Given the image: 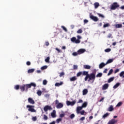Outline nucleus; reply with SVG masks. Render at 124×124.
Masks as SVG:
<instances>
[{
  "instance_id": "nucleus-50",
  "label": "nucleus",
  "mask_w": 124,
  "mask_h": 124,
  "mask_svg": "<svg viewBox=\"0 0 124 124\" xmlns=\"http://www.w3.org/2000/svg\"><path fill=\"white\" fill-rule=\"evenodd\" d=\"M74 42L76 44H79L80 43V40H79V39H77V40H75Z\"/></svg>"
},
{
  "instance_id": "nucleus-9",
  "label": "nucleus",
  "mask_w": 124,
  "mask_h": 124,
  "mask_svg": "<svg viewBox=\"0 0 124 124\" xmlns=\"http://www.w3.org/2000/svg\"><path fill=\"white\" fill-rule=\"evenodd\" d=\"M28 102H29V103L32 105H34L35 104L34 100H33V99L31 97H29V99H28Z\"/></svg>"
},
{
  "instance_id": "nucleus-31",
  "label": "nucleus",
  "mask_w": 124,
  "mask_h": 124,
  "mask_svg": "<svg viewBox=\"0 0 124 124\" xmlns=\"http://www.w3.org/2000/svg\"><path fill=\"white\" fill-rule=\"evenodd\" d=\"M62 118H58L56 120V123L57 124H59L60 122H62Z\"/></svg>"
},
{
  "instance_id": "nucleus-21",
  "label": "nucleus",
  "mask_w": 124,
  "mask_h": 124,
  "mask_svg": "<svg viewBox=\"0 0 124 124\" xmlns=\"http://www.w3.org/2000/svg\"><path fill=\"white\" fill-rule=\"evenodd\" d=\"M114 77L110 78L108 79V83H111L112 81H114Z\"/></svg>"
},
{
  "instance_id": "nucleus-3",
  "label": "nucleus",
  "mask_w": 124,
  "mask_h": 124,
  "mask_svg": "<svg viewBox=\"0 0 124 124\" xmlns=\"http://www.w3.org/2000/svg\"><path fill=\"white\" fill-rule=\"evenodd\" d=\"M34 108H35L34 106H31L29 105H28L27 106H26V108H29V109H28V110L31 112H36V110H35Z\"/></svg>"
},
{
  "instance_id": "nucleus-37",
  "label": "nucleus",
  "mask_w": 124,
  "mask_h": 124,
  "mask_svg": "<svg viewBox=\"0 0 124 124\" xmlns=\"http://www.w3.org/2000/svg\"><path fill=\"white\" fill-rule=\"evenodd\" d=\"M33 72H34V69H31L28 70V73H32Z\"/></svg>"
},
{
  "instance_id": "nucleus-6",
  "label": "nucleus",
  "mask_w": 124,
  "mask_h": 124,
  "mask_svg": "<svg viewBox=\"0 0 124 124\" xmlns=\"http://www.w3.org/2000/svg\"><path fill=\"white\" fill-rule=\"evenodd\" d=\"M89 17L91 19H92V20L94 22H97L99 20V18H98L97 17L93 16V15H90Z\"/></svg>"
},
{
  "instance_id": "nucleus-1",
  "label": "nucleus",
  "mask_w": 124,
  "mask_h": 124,
  "mask_svg": "<svg viewBox=\"0 0 124 124\" xmlns=\"http://www.w3.org/2000/svg\"><path fill=\"white\" fill-rule=\"evenodd\" d=\"M96 73V69L93 70V73L89 74L88 71H83L82 72V76H85V78H84V81L88 82H91V84H93V83L95 81V75Z\"/></svg>"
},
{
  "instance_id": "nucleus-12",
  "label": "nucleus",
  "mask_w": 124,
  "mask_h": 124,
  "mask_svg": "<svg viewBox=\"0 0 124 124\" xmlns=\"http://www.w3.org/2000/svg\"><path fill=\"white\" fill-rule=\"evenodd\" d=\"M108 84H105L104 85H103L102 87V90H106L108 89Z\"/></svg>"
},
{
  "instance_id": "nucleus-15",
  "label": "nucleus",
  "mask_w": 124,
  "mask_h": 124,
  "mask_svg": "<svg viewBox=\"0 0 124 124\" xmlns=\"http://www.w3.org/2000/svg\"><path fill=\"white\" fill-rule=\"evenodd\" d=\"M51 116H52V118H55L56 117V110H53L52 113H51Z\"/></svg>"
},
{
  "instance_id": "nucleus-32",
  "label": "nucleus",
  "mask_w": 124,
  "mask_h": 124,
  "mask_svg": "<svg viewBox=\"0 0 124 124\" xmlns=\"http://www.w3.org/2000/svg\"><path fill=\"white\" fill-rule=\"evenodd\" d=\"M20 86L19 85H16L14 87V89L16 90H18L20 89Z\"/></svg>"
},
{
  "instance_id": "nucleus-39",
  "label": "nucleus",
  "mask_w": 124,
  "mask_h": 124,
  "mask_svg": "<svg viewBox=\"0 0 124 124\" xmlns=\"http://www.w3.org/2000/svg\"><path fill=\"white\" fill-rule=\"evenodd\" d=\"M81 75H82V72H78V74H77V77H80V76Z\"/></svg>"
},
{
  "instance_id": "nucleus-20",
  "label": "nucleus",
  "mask_w": 124,
  "mask_h": 124,
  "mask_svg": "<svg viewBox=\"0 0 124 124\" xmlns=\"http://www.w3.org/2000/svg\"><path fill=\"white\" fill-rule=\"evenodd\" d=\"M88 93V90H87V89H84L82 91V94L83 95H85L86 94H87Z\"/></svg>"
},
{
  "instance_id": "nucleus-19",
  "label": "nucleus",
  "mask_w": 124,
  "mask_h": 124,
  "mask_svg": "<svg viewBox=\"0 0 124 124\" xmlns=\"http://www.w3.org/2000/svg\"><path fill=\"white\" fill-rule=\"evenodd\" d=\"M103 74L102 73H99V74H97L96 76L95 75V78H101L102 77Z\"/></svg>"
},
{
  "instance_id": "nucleus-13",
  "label": "nucleus",
  "mask_w": 124,
  "mask_h": 124,
  "mask_svg": "<svg viewBox=\"0 0 124 124\" xmlns=\"http://www.w3.org/2000/svg\"><path fill=\"white\" fill-rule=\"evenodd\" d=\"M107 64H108L104 63V62H102V63H100V64H99V69L103 68V67H104V66H105L106 65H107Z\"/></svg>"
},
{
  "instance_id": "nucleus-23",
  "label": "nucleus",
  "mask_w": 124,
  "mask_h": 124,
  "mask_svg": "<svg viewBox=\"0 0 124 124\" xmlns=\"http://www.w3.org/2000/svg\"><path fill=\"white\" fill-rule=\"evenodd\" d=\"M93 5H94L95 9H97L99 6V3L98 2H95L94 4H93Z\"/></svg>"
},
{
  "instance_id": "nucleus-57",
  "label": "nucleus",
  "mask_w": 124,
  "mask_h": 124,
  "mask_svg": "<svg viewBox=\"0 0 124 124\" xmlns=\"http://www.w3.org/2000/svg\"><path fill=\"white\" fill-rule=\"evenodd\" d=\"M108 38H113V37H112V34L111 33H109L108 35Z\"/></svg>"
},
{
  "instance_id": "nucleus-8",
  "label": "nucleus",
  "mask_w": 124,
  "mask_h": 124,
  "mask_svg": "<svg viewBox=\"0 0 124 124\" xmlns=\"http://www.w3.org/2000/svg\"><path fill=\"white\" fill-rule=\"evenodd\" d=\"M118 122V120H116L114 119H112L108 123V124H115Z\"/></svg>"
},
{
  "instance_id": "nucleus-25",
  "label": "nucleus",
  "mask_w": 124,
  "mask_h": 124,
  "mask_svg": "<svg viewBox=\"0 0 124 124\" xmlns=\"http://www.w3.org/2000/svg\"><path fill=\"white\" fill-rule=\"evenodd\" d=\"M87 106V102H85L83 103L82 105L81 106V107H83L84 108H85Z\"/></svg>"
},
{
  "instance_id": "nucleus-29",
  "label": "nucleus",
  "mask_w": 124,
  "mask_h": 124,
  "mask_svg": "<svg viewBox=\"0 0 124 124\" xmlns=\"http://www.w3.org/2000/svg\"><path fill=\"white\" fill-rule=\"evenodd\" d=\"M108 27H110L109 23H106L104 25V26H103V28H108Z\"/></svg>"
},
{
  "instance_id": "nucleus-48",
  "label": "nucleus",
  "mask_w": 124,
  "mask_h": 124,
  "mask_svg": "<svg viewBox=\"0 0 124 124\" xmlns=\"http://www.w3.org/2000/svg\"><path fill=\"white\" fill-rule=\"evenodd\" d=\"M110 51H111V48H107V49H105L106 53H109Z\"/></svg>"
},
{
  "instance_id": "nucleus-28",
  "label": "nucleus",
  "mask_w": 124,
  "mask_h": 124,
  "mask_svg": "<svg viewBox=\"0 0 124 124\" xmlns=\"http://www.w3.org/2000/svg\"><path fill=\"white\" fill-rule=\"evenodd\" d=\"M50 57H47V58L45 59V62H46V63H49L50 62Z\"/></svg>"
},
{
  "instance_id": "nucleus-43",
  "label": "nucleus",
  "mask_w": 124,
  "mask_h": 124,
  "mask_svg": "<svg viewBox=\"0 0 124 124\" xmlns=\"http://www.w3.org/2000/svg\"><path fill=\"white\" fill-rule=\"evenodd\" d=\"M65 115V114H64V113H62L60 114L59 117L60 118H62L64 117V116Z\"/></svg>"
},
{
  "instance_id": "nucleus-11",
  "label": "nucleus",
  "mask_w": 124,
  "mask_h": 124,
  "mask_svg": "<svg viewBox=\"0 0 124 124\" xmlns=\"http://www.w3.org/2000/svg\"><path fill=\"white\" fill-rule=\"evenodd\" d=\"M85 51H86L85 49H80L78 50V52H77V53L81 54L85 53Z\"/></svg>"
},
{
  "instance_id": "nucleus-56",
  "label": "nucleus",
  "mask_w": 124,
  "mask_h": 124,
  "mask_svg": "<svg viewBox=\"0 0 124 124\" xmlns=\"http://www.w3.org/2000/svg\"><path fill=\"white\" fill-rule=\"evenodd\" d=\"M85 120V117H82L81 118H80L79 121H83Z\"/></svg>"
},
{
  "instance_id": "nucleus-18",
  "label": "nucleus",
  "mask_w": 124,
  "mask_h": 124,
  "mask_svg": "<svg viewBox=\"0 0 124 124\" xmlns=\"http://www.w3.org/2000/svg\"><path fill=\"white\" fill-rule=\"evenodd\" d=\"M83 67L84 69H90L91 68V66L89 65H84Z\"/></svg>"
},
{
  "instance_id": "nucleus-36",
  "label": "nucleus",
  "mask_w": 124,
  "mask_h": 124,
  "mask_svg": "<svg viewBox=\"0 0 124 124\" xmlns=\"http://www.w3.org/2000/svg\"><path fill=\"white\" fill-rule=\"evenodd\" d=\"M97 15L99 16V17H101L103 19H104L105 17L104 16L101 14L98 13Z\"/></svg>"
},
{
  "instance_id": "nucleus-60",
  "label": "nucleus",
  "mask_w": 124,
  "mask_h": 124,
  "mask_svg": "<svg viewBox=\"0 0 124 124\" xmlns=\"http://www.w3.org/2000/svg\"><path fill=\"white\" fill-rule=\"evenodd\" d=\"M83 103V101H82V100H81V99L78 100V104H80V103Z\"/></svg>"
},
{
  "instance_id": "nucleus-58",
  "label": "nucleus",
  "mask_w": 124,
  "mask_h": 124,
  "mask_svg": "<svg viewBox=\"0 0 124 124\" xmlns=\"http://www.w3.org/2000/svg\"><path fill=\"white\" fill-rule=\"evenodd\" d=\"M26 65H27L28 66H30L31 65V62L29 61H28L27 62H26Z\"/></svg>"
},
{
  "instance_id": "nucleus-35",
  "label": "nucleus",
  "mask_w": 124,
  "mask_h": 124,
  "mask_svg": "<svg viewBox=\"0 0 124 124\" xmlns=\"http://www.w3.org/2000/svg\"><path fill=\"white\" fill-rule=\"evenodd\" d=\"M48 119V117H47V115L45 114L43 115V120L45 121H47Z\"/></svg>"
},
{
  "instance_id": "nucleus-10",
  "label": "nucleus",
  "mask_w": 124,
  "mask_h": 124,
  "mask_svg": "<svg viewBox=\"0 0 124 124\" xmlns=\"http://www.w3.org/2000/svg\"><path fill=\"white\" fill-rule=\"evenodd\" d=\"M56 108L58 109H61V108H62L63 107V104L62 103H60L59 104H56Z\"/></svg>"
},
{
  "instance_id": "nucleus-16",
  "label": "nucleus",
  "mask_w": 124,
  "mask_h": 124,
  "mask_svg": "<svg viewBox=\"0 0 124 124\" xmlns=\"http://www.w3.org/2000/svg\"><path fill=\"white\" fill-rule=\"evenodd\" d=\"M108 111L109 112H111L112 111L114 110V108L113 107V106L111 105L110 107H109L108 108Z\"/></svg>"
},
{
  "instance_id": "nucleus-62",
  "label": "nucleus",
  "mask_w": 124,
  "mask_h": 124,
  "mask_svg": "<svg viewBox=\"0 0 124 124\" xmlns=\"http://www.w3.org/2000/svg\"><path fill=\"white\" fill-rule=\"evenodd\" d=\"M49 96H50V95L48 94H45V97H49Z\"/></svg>"
},
{
  "instance_id": "nucleus-26",
  "label": "nucleus",
  "mask_w": 124,
  "mask_h": 124,
  "mask_svg": "<svg viewBox=\"0 0 124 124\" xmlns=\"http://www.w3.org/2000/svg\"><path fill=\"white\" fill-rule=\"evenodd\" d=\"M120 85V83H116L114 86H113V89H116Z\"/></svg>"
},
{
  "instance_id": "nucleus-42",
  "label": "nucleus",
  "mask_w": 124,
  "mask_h": 124,
  "mask_svg": "<svg viewBox=\"0 0 124 124\" xmlns=\"http://www.w3.org/2000/svg\"><path fill=\"white\" fill-rule=\"evenodd\" d=\"M120 77L124 78V71L121 72V73H120L119 75Z\"/></svg>"
},
{
  "instance_id": "nucleus-5",
  "label": "nucleus",
  "mask_w": 124,
  "mask_h": 124,
  "mask_svg": "<svg viewBox=\"0 0 124 124\" xmlns=\"http://www.w3.org/2000/svg\"><path fill=\"white\" fill-rule=\"evenodd\" d=\"M76 103H77L76 99H75V100H74L72 102H70L69 101H67V102H66L67 106H73Z\"/></svg>"
},
{
  "instance_id": "nucleus-45",
  "label": "nucleus",
  "mask_w": 124,
  "mask_h": 124,
  "mask_svg": "<svg viewBox=\"0 0 124 124\" xmlns=\"http://www.w3.org/2000/svg\"><path fill=\"white\" fill-rule=\"evenodd\" d=\"M122 102H120L119 103H118L117 104V105H116V107H120L121 106H122Z\"/></svg>"
},
{
  "instance_id": "nucleus-64",
  "label": "nucleus",
  "mask_w": 124,
  "mask_h": 124,
  "mask_svg": "<svg viewBox=\"0 0 124 124\" xmlns=\"http://www.w3.org/2000/svg\"><path fill=\"white\" fill-rule=\"evenodd\" d=\"M56 124V122L55 121H52L51 123H49V124Z\"/></svg>"
},
{
  "instance_id": "nucleus-41",
  "label": "nucleus",
  "mask_w": 124,
  "mask_h": 124,
  "mask_svg": "<svg viewBox=\"0 0 124 124\" xmlns=\"http://www.w3.org/2000/svg\"><path fill=\"white\" fill-rule=\"evenodd\" d=\"M47 68V66L45 65V66H42V67L41 68V69L42 70H45V69H46Z\"/></svg>"
},
{
  "instance_id": "nucleus-27",
  "label": "nucleus",
  "mask_w": 124,
  "mask_h": 124,
  "mask_svg": "<svg viewBox=\"0 0 124 124\" xmlns=\"http://www.w3.org/2000/svg\"><path fill=\"white\" fill-rule=\"evenodd\" d=\"M109 115V113H106L105 114L103 115V119H105V118L108 117Z\"/></svg>"
},
{
  "instance_id": "nucleus-38",
  "label": "nucleus",
  "mask_w": 124,
  "mask_h": 124,
  "mask_svg": "<svg viewBox=\"0 0 124 124\" xmlns=\"http://www.w3.org/2000/svg\"><path fill=\"white\" fill-rule=\"evenodd\" d=\"M85 110H82L81 111H79V112H78V114L80 113V114H81V115H84V114H85Z\"/></svg>"
},
{
  "instance_id": "nucleus-54",
  "label": "nucleus",
  "mask_w": 124,
  "mask_h": 124,
  "mask_svg": "<svg viewBox=\"0 0 124 124\" xmlns=\"http://www.w3.org/2000/svg\"><path fill=\"white\" fill-rule=\"evenodd\" d=\"M62 29L63 30H64V31H65L66 32L67 31V29H66L65 27H64V26H62Z\"/></svg>"
},
{
  "instance_id": "nucleus-52",
  "label": "nucleus",
  "mask_w": 124,
  "mask_h": 124,
  "mask_svg": "<svg viewBox=\"0 0 124 124\" xmlns=\"http://www.w3.org/2000/svg\"><path fill=\"white\" fill-rule=\"evenodd\" d=\"M47 81L46 79L43 80V85H46L47 84Z\"/></svg>"
},
{
  "instance_id": "nucleus-14",
  "label": "nucleus",
  "mask_w": 124,
  "mask_h": 124,
  "mask_svg": "<svg viewBox=\"0 0 124 124\" xmlns=\"http://www.w3.org/2000/svg\"><path fill=\"white\" fill-rule=\"evenodd\" d=\"M82 108H83L82 107H78L77 108V113L78 114H79V111L82 109Z\"/></svg>"
},
{
  "instance_id": "nucleus-22",
  "label": "nucleus",
  "mask_w": 124,
  "mask_h": 124,
  "mask_svg": "<svg viewBox=\"0 0 124 124\" xmlns=\"http://www.w3.org/2000/svg\"><path fill=\"white\" fill-rule=\"evenodd\" d=\"M63 84L62 82H60V83H56L55 84V87H59Z\"/></svg>"
},
{
  "instance_id": "nucleus-53",
  "label": "nucleus",
  "mask_w": 124,
  "mask_h": 124,
  "mask_svg": "<svg viewBox=\"0 0 124 124\" xmlns=\"http://www.w3.org/2000/svg\"><path fill=\"white\" fill-rule=\"evenodd\" d=\"M63 76H64V73L63 72L60 73V74L59 76L60 78L62 77Z\"/></svg>"
},
{
  "instance_id": "nucleus-51",
  "label": "nucleus",
  "mask_w": 124,
  "mask_h": 124,
  "mask_svg": "<svg viewBox=\"0 0 124 124\" xmlns=\"http://www.w3.org/2000/svg\"><path fill=\"white\" fill-rule=\"evenodd\" d=\"M83 32L82 29H79L78 31L77 32L78 33H82Z\"/></svg>"
},
{
  "instance_id": "nucleus-17",
  "label": "nucleus",
  "mask_w": 124,
  "mask_h": 124,
  "mask_svg": "<svg viewBox=\"0 0 124 124\" xmlns=\"http://www.w3.org/2000/svg\"><path fill=\"white\" fill-rule=\"evenodd\" d=\"M77 79V78L76 77H75H75H73L72 78H70V81L71 82H73V81H76Z\"/></svg>"
},
{
  "instance_id": "nucleus-30",
  "label": "nucleus",
  "mask_w": 124,
  "mask_h": 124,
  "mask_svg": "<svg viewBox=\"0 0 124 124\" xmlns=\"http://www.w3.org/2000/svg\"><path fill=\"white\" fill-rule=\"evenodd\" d=\"M113 59H109L108 60V61L107 62V64H108L109 63H111L112 62H113Z\"/></svg>"
},
{
  "instance_id": "nucleus-7",
  "label": "nucleus",
  "mask_w": 124,
  "mask_h": 124,
  "mask_svg": "<svg viewBox=\"0 0 124 124\" xmlns=\"http://www.w3.org/2000/svg\"><path fill=\"white\" fill-rule=\"evenodd\" d=\"M52 109V108L50 106H46L44 108L45 112H47L48 110H51Z\"/></svg>"
},
{
  "instance_id": "nucleus-46",
  "label": "nucleus",
  "mask_w": 124,
  "mask_h": 124,
  "mask_svg": "<svg viewBox=\"0 0 124 124\" xmlns=\"http://www.w3.org/2000/svg\"><path fill=\"white\" fill-rule=\"evenodd\" d=\"M32 121H33V122L36 121H37V117H36V116L32 117Z\"/></svg>"
},
{
  "instance_id": "nucleus-24",
  "label": "nucleus",
  "mask_w": 124,
  "mask_h": 124,
  "mask_svg": "<svg viewBox=\"0 0 124 124\" xmlns=\"http://www.w3.org/2000/svg\"><path fill=\"white\" fill-rule=\"evenodd\" d=\"M115 27H116V28H117V29L122 28V24H116Z\"/></svg>"
},
{
  "instance_id": "nucleus-44",
  "label": "nucleus",
  "mask_w": 124,
  "mask_h": 124,
  "mask_svg": "<svg viewBox=\"0 0 124 124\" xmlns=\"http://www.w3.org/2000/svg\"><path fill=\"white\" fill-rule=\"evenodd\" d=\"M112 73H113V69H110V71H109L108 73V76L111 75Z\"/></svg>"
},
{
  "instance_id": "nucleus-2",
  "label": "nucleus",
  "mask_w": 124,
  "mask_h": 124,
  "mask_svg": "<svg viewBox=\"0 0 124 124\" xmlns=\"http://www.w3.org/2000/svg\"><path fill=\"white\" fill-rule=\"evenodd\" d=\"M31 86L34 87V88L36 87V84L34 83H31L30 84H23L20 85V91L24 92L25 91L28 92V89L31 88Z\"/></svg>"
},
{
  "instance_id": "nucleus-59",
  "label": "nucleus",
  "mask_w": 124,
  "mask_h": 124,
  "mask_svg": "<svg viewBox=\"0 0 124 124\" xmlns=\"http://www.w3.org/2000/svg\"><path fill=\"white\" fill-rule=\"evenodd\" d=\"M45 46H49V42H46V43H45Z\"/></svg>"
},
{
  "instance_id": "nucleus-49",
  "label": "nucleus",
  "mask_w": 124,
  "mask_h": 124,
  "mask_svg": "<svg viewBox=\"0 0 124 124\" xmlns=\"http://www.w3.org/2000/svg\"><path fill=\"white\" fill-rule=\"evenodd\" d=\"M75 115L74 114H71L70 116L71 119H73V118H75Z\"/></svg>"
},
{
  "instance_id": "nucleus-33",
  "label": "nucleus",
  "mask_w": 124,
  "mask_h": 124,
  "mask_svg": "<svg viewBox=\"0 0 124 124\" xmlns=\"http://www.w3.org/2000/svg\"><path fill=\"white\" fill-rule=\"evenodd\" d=\"M36 93L39 96H41V94H42V92L41 91L38 90V92H37Z\"/></svg>"
},
{
  "instance_id": "nucleus-61",
  "label": "nucleus",
  "mask_w": 124,
  "mask_h": 124,
  "mask_svg": "<svg viewBox=\"0 0 124 124\" xmlns=\"http://www.w3.org/2000/svg\"><path fill=\"white\" fill-rule=\"evenodd\" d=\"M88 22H89V21L87 20V19H84V24H87V23H88Z\"/></svg>"
},
{
  "instance_id": "nucleus-63",
  "label": "nucleus",
  "mask_w": 124,
  "mask_h": 124,
  "mask_svg": "<svg viewBox=\"0 0 124 124\" xmlns=\"http://www.w3.org/2000/svg\"><path fill=\"white\" fill-rule=\"evenodd\" d=\"M119 72V69H116V70H115L114 73H117Z\"/></svg>"
},
{
  "instance_id": "nucleus-47",
  "label": "nucleus",
  "mask_w": 124,
  "mask_h": 124,
  "mask_svg": "<svg viewBox=\"0 0 124 124\" xmlns=\"http://www.w3.org/2000/svg\"><path fill=\"white\" fill-rule=\"evenodd\" d=\"M78 68V66L77 65H73V69L74 70H77Z\"/></svg>"
},
{
  "instance_id": "nucleus-4",
  "label": "nucleus",
  "mask_w": 124,
  "mask_h": 124,
  "mask_svg": "<svg viewBox=\"0 0 124 124\" xmlns=\"http://www.w3.org/2000/svg\"><path fill=\"white\" fill-rule=\"evenodd\" d=\"M119 7V5L117 2H113L110 7V10H115Z\"/></svg>"
},
{
  "instance_id": "nucleus-34",
  "label": "nucleus",
  "mask_w": 124,
  "mask_h": 124,
  "mask_svg": "<svg viewBox=\"0 0 124 124\" xmlns=\"http://www.w3.org/2000/svg\"><path fill=\"white\" fill-rule=\"evenodd\" d=\"M78 55H80V54L77 52L72 53V56H73L76 57V56H78Z\"/></svg>"
},
{
  "instance_id": "nucleus-55",
  "label": "nucleus",
  "mask_w": 124,
  "mask_h": 124,
  "mask_svg": "<svg viewBox=\"0 0 124 124\" xmlns=\"http://www.w3.org/2000/svg\"><path fill=\"white\" fill-rule=\"evenodd\" d=\"M55 50H56L57 51H58V53H62V50H61L60 49H59L58 48H55Z\"/></svg>"
},
{
  "instance_id": "nucleus-40",
  "label": "nucleus",
  "mask_w": 124,
  "mask_h": 124,
  "mask_svg": "<svg viewBox=\"0 0 124 124\" xmlns=\"http://www.w3.org/2000/svg\"><path fill=\"white\" fill-rule=\"evenodd\" d=\"M76 40H77V39H76V38L75 37H73L72 38H71V41L72 42H74Z\"/></svg>"
}]
</instances>
